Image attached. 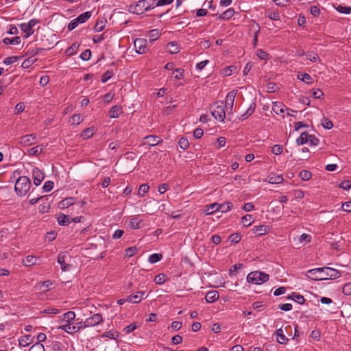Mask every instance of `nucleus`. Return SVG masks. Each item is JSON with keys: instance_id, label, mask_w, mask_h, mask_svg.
Returning <instances> with one entry per match:
<instances>
[{"instance_id": "4c0bfd02", "label": "nucleus", "mask_w": 351, "mask_h": 351, "mask_svg": "<svg viewBox=\"0 0 351 351\" xmlns=\"http://www.w3.org/2000/svg\"><path fill=\"white\" fill-rule=\"evenodd\" d=\"M149 186L147 184H141L138 189V194L141 197H143L145 193L149 191Z\"/></svg>"}, {"instance_id": "4be33fe9", "label": "nucleus", "mask_w": 351, "mask_h": 351, "mask_svg": "<svg viewBox=\"0 0 351 351\" xmlns=\"http://www.w3.org/2000/svg\"><path fill=\"white\" fill-rule=\"evenodd\" d=\"M74 204V198L73 197H67L59 202L58 207L61 209H64L65 208H68L69 206L73 205Z\"/></svg>"}, {"instance_id": "473e14b6", "label": "nucleus", "mask_w": 351, "mask_h": 351, "mask_svg": "<svg viewBox=\"0 0 351 351\" xmlns=\"http://www.w3.org/2000/svg\"><path fill=\"white\" fill-rule=\"evenodd\" d=\"M218 210L219 211H221V213H226L229 211L231 208L232 207V204L230 202H225L223 204H219Z\"/></svg>"}, {"instance_id": "49530a36", "label": "nucleus", "mask_w": 351, "mask_h": 351, "mask_svg": "<svg viewBox=\"0 0 351 351\" xmlns=\"http://www.w3.org/2000/svg\"><path fill=\"white\" fill-rule=\"evenodd\" d=\"M68 256V252H61L58 256V263L62 265L65 263L66 258Z\"/></svg>"}, {"instance_id": "e2e57ef3", "label": "nucleus", "mask_w": 351, "mask_h": 351, "mask_svg": "<svg viewBox=\"0 0 351 351\" xmlns=\"http://www.w3.org/2000/svg\"><path fill=\"white\" fill-rule=\"evenodd\" d=\"M311 235L304 233L300 237L299 241L302 243H308L311 241Z\"/></svg>"}, {"instance_id": "2eb2a0df", "label": "nucleus", "mask_w": 351, "mask_h": 351, "mask_svg": "<svg viewBox=\"0 0 351 351\" xmlns=\"http://www.w3.org/2000/svg\"><path fill=\"white\" fill-rule=\"evenodd\" d=\"M235 13L233 8H228L221 14H216L217 19L219 20H228L232 18Z\"/></svg>"}, {"instance_id": "603ef678", "label": "nucleus", "mask_w": 351, "mask_h": 351, "mask_svg": "<svg viewBox=\"0 0 351 351\" xmlns=\"http://www.w3.org/2000/svg\"><path fill=\"white\" fill-rule=\"evenodd\" d=\"M178 144H179V146L182 149H186L189 147V141L187 140V138H184V137H182L180 139L179 142H178Z\"/></svg>"}, {"instance_id": "6e6d98bb", "label": "nucleus", "mask_w": 351, "mask_h": 351, "mask_svg": "<svg viewBox=\"0 0 351 351\" xmlns=\"http://www.w3.org/2000/svg\"><path fill=\"white\" fill-rule=\"evenodd\" d=\"M218 207H219V204H217V203L211 204L210 205H209V206L208 207V208L206 210L207 214L210 215V214H212L215 211H219Z\"/></svg>"}, {"instance_id": "4468645a", "label": "nucleus", "mask_w": 351, "mask_h": 351, "mask_svg": "<svg viewBox=\"0 0 351 351\" xmlns=\"http://www.w3.org/2000/svg\"><path fill=\"white\" fill-rule=\"evenodd\" d=\"M58 329L62 330L69 334H73L79 331V326H71V323H66L58 326Z\"/></svg>"}, {"instance_id": "1a4fd4ad", "label": "nucleus", "mask_w": 351, "mask_h": 351, "mask_svg": "<svg viewBox=\"0 0 351 351\" xmlns=\"http://www.w3.org/2000/svg\"><path fill=\"white\" fill-rule=\"evenodd\" d=\"M103 318L102 315L100 313H95L91 317L87 318L85 320L84 326H88V327L95 326L99 323L102 322Z\"/></svg>"}, {"instance_id": "79ce46f5", "label": "nucleus", "mask_w": 351, "mask_h": 351, "mask_svg": "<svg viewBox=\"0 0 351 351\" xmlns=\"http://www.w3.org/2000/svg\"><path fill=\"white\" fill-rule=\"evenodd\" d=\"M45 49L43 48H35V49H29L26 51L25 56H29L32 57V58L36 54H38L40 51H43Z\"/></svg>"}, {"instance_id": "c85d7f7f", "label": "nucleus", "mask_w": 351, "mask_h": 351, "mask_svg": "<svg viewBox=\"0 0 351 351\" xmlns=\"http://www.w3.org/2000/svg\"><path fill=\"white\" fill-rule=\"evenodd\" d=\"M75 318V313L73 311H68L63 314L62 320L66 323H71Z\"/></svg>"}, {"instance_id": "680f3d73", "label": "nucleus", "mask_w": 351, "mask_h": 351, "mask_svg": "<svg viewBox=\"0 0 351 351\" xmlns=\"http://www.w3.org/2000/svg\"><path fill=\"white\" fill-rule=\"evenodd\" d=\"M257 56L261 60H267L268 58V53L265 52L264 50L259 49L256 51Z\"/></svg>"}, {"instance_id": "ea45409f", "label": "nucleus", "mask_w": 351, "mask_h": 351, "mask_svg": "<svg viewBox=\"0 0 351 351\" xmlns=\"http://www.w3.org/2000/svg\"><path fill=\"white\" fill-rule=\"evenodd\" d=\"M298 78L301 81H302V82H305L306 84H310V83L312 82V77H311V76L309 74L306 73H302L301 75H298Z\"/></svg>"}, {"instance_id": "9d476101", "label": "nucleus", "mask_w": 351, "mask_h": 351, "mask_svg": "<svg viewBox=\"0 0 351 351\" xmlns=\"http://www.w3.org/2000/svg\"><path fill=\"white\" fill-rule=\"evenodd\" d=\"M145 142L143 143V145H148L149 147H154L158 145L162 140L158 136L148 135L145 137Z\"/></svg>"}, {"instance_id": "052dcab7", "label": "nucleus", "mask_w": 351, "mask_h": 351, "mask_svg": "<svg viewBox=\"0 0 351 351\" xmlns=\"http://www.w3.org/2000/svg\"><path fill=\"white\" fill-rule=\"evenodd\" d=\"M125 256L128 257H132L137 252V249L135 247H130L125 250Z\"/></svg>"}, {"instance_id": "dca6fc26", "label": "nucleus", "mask_w": 351, "mask_h": 351, "mask_svg": "<svg viewBox=\"0 0 351 351\" xmlns=\"http://www.w3.org/2000/svg\"><path fill=\"white\" fill-rule=\"evenodd\" d=\"M219 297V293L217 291L212 290L206 293L205 299L207 302L212 303L217 301Z\"/></svg>"}, {"instance_id": "4d7b16f0", "label": "nucleus", "mask_w": 351, "mask_h": 351, "mask_svg": "<svg viewBox=\"0 0 351 351\" xmlns=\"http://www.w3.org/2000/svg\"><path fill=\"white\" fill-rule=\"evenodd\" d=\"M283 147L281 145H275L272 149L271 152L275 155H279L282 152Z\"/></svg>"}, {"instance_id": "5701e85b", "label": "nucleus", "mask_w": 351, "mask_h": 351, "mask_svg": "<svg viewBox=\"0 0 351 351\" xmlns=\"http://www.w3.org/2000/svg\"><path fill=\"white\" fill-rule=\"evenodd\" d=\"M269 229V226L267 225H259L254 226L253 228V231L261 236L266 234L268 232Z\"/></svg>"}, {"instance_id": "338daca9", "label": "nucleus", "mask_w": 351, "mask_h": 351, "mask_svg": "<svg viewBox=\"0 0 351 351\" xmlns=\"http://www.w3.org/2000/svg\"><path fill=\"white\" fill-rule=\"evenodd\" d=\"M339 187L342 188L344 190H349L351 189V181L350 180H343L339 184Z\"/></svg>"}, {"instance_id": "58836bf2", "label": "nucleus", "mask_w": 351, "mask_h": 351, "mask_svg": "<svg viewBox=\"0 0 351 351\" xmlns=\"http://www.w3.org/2000/svg\"><path fill=\"white\" fill-rule=\"evenodd\" d=\"M241 221L245 227L250 226L252 222V215H246L243 216L241 219Z\"/></svg>"}, {"instance_id": "a211bd4d", "label": "nucleus", "mask_w": 351, "mask_h": 351, "mask_svg": "<svg viewBox=\"0 0 351 351\" xmlns=\"http://www.w3.org/2000/svg\"><path fill=\"white\" fill-rule=\"evenodd\" d=\"M58 223L60 226H67L71 222V217L69 215H66L63 213H60L57 218Z\"/></svg>"}, {"instance_id": "864d4df0", "label": "nucleus", "mask_w": 351, "mask_h": 351, "mask_svg": "<svg viewBox=\"0 0 351 351\" xmlns=\"http://www.w3.org/2000/svg\"><path fill=\"white\" fill-rule=\"evenodd\" d=\"M29 351H45V347L40 343H36L30 348Z\"/></svg>"}, {"instance_id": "774afa93", "label": "nucleus", "mask_w": 351, "mask_h": 351, "mask_svg": "<svg viewBox=\"0 0 351 351\" xmlns=\"http://www.w3.org/2000/svg\"><path fill=\"white\" fill-rule=\"evenodd\" d=\"M341 209H342V210H343L345 212L350 213L351 212V202H346L342 204Z\"/></svg>"}, {"instance_id": "423d86ee", "label": "nucleus", "mask_w": 351, "mask_h": 351, "mask_svg": "<svg viewBox=\"0 0 351 351\" xmlns=\"http://www.w3.org/2000/svg\"><path fill=\"white\" fill-rule=\"evenodd\" d=\"M39 23V21L37 19H31L27 23H21L19 25L21 30L25 33V38H28L31 35H32L34 32L33 29V27H34L37 23Z\"/></svg>"}, {"instance_id": "a18cd8bd", "label": "nucleus", "mask_w": 351, "mask_h": 351, "mask_svg": "<svg viewBox=\"0 0 351 351\" xmlns=\"http://www.w3.org/2000/svg\"><path fill=\"white\" fill-rule=\"evenodd\" d=\"M272 109L275 113L277 114H280L284 112V109L282 108V105L280 103L275 102L273 105Z\"/></svg>"}, {"instance_id": "7ed1b4c3", "label": "nucleus", "mask_w": 351, "mask_h": 351, "mask_svg": "<svg viewBox=\"0 0 351 351\" xmlns=\"http://www.w3.org/2000/svg\"><path fill=\"white\" fill-rule=\"evenodd\" d=\"M31 180L27 176L19 177L14 185V190L18 195H25L30 189Z\"/></svg>"}, {"instance_id": "393cba45", "label": "nucleus", "mask_w": 351, "mask_h": 351, "mask_svg": "<svg viewBox=\"0 0 351 351\" xmlns=\"http://www.w3.org/2000/svg\"><path fill=\"white\" fill-rule=\"evenodd\" d=\"M169 52L171 54L178 53L180 51V47L176 42H170L167 45Z\"/></svg>"}, {"instance_id": "09e8293b", "label": "nucleus", "mask_w": 351, "mask_h": 351, "mask_svg": "<svg viewBox=\"0 0 351 351\" xmlns=\"http://www.w3.org/2000/svg\"><path fill=\"white\" fill-rule=\"evenodd\" d=\"M322 126L326 129H331L333 127L332 122L328 118L324 117L322 121Z\"/></svg>"}, {"instance_id": "e433bc0d", "label": "nucleus", "mask_w": 351, "mask_h": 351, "mask_svg": "<svg viewBox=\"0 0 351 351\" xmlns=\"http://www.w3.org/2000/svg\"><path fill=\"white\" fill-rule=\"evenodd\" d=\"M42 152H43V148L40 146L38 145V146L30 148L28 150V154L30 156H36V155L40 154Z\"/></svg>"}, {"instance_id": "f257e3e1", "label": "nucleus", "mask_w": 351, "mask_h": 351, "mask_svg": "<svg viewBox=\"0 0 351 351\" xmlns=\"http://www.w3.org/2000/svg\"><path fill=\"white\" fill-rule=\"evenodd\" d=\"M306 276L313 280H324L336 279L339 277L340 274L337 269L324 267L310 269L307 271Z\"/></svg>"}, {"instance_id": "ddd939ff", "label": "nucleus", "mask_w": 351, "mask_h": 351, "mask_svg": "<svg viewBox=\"0 0 351 351\" xmlns=\"http://www.w3.org/2000/svg\"><path fill=\"white\" fill-rule=\"evenodd\" d=\"M145 293L143 291H139L137 293L132 294L126 298V301L128 302H132V303H138L140 302L144 295Z\"/></svg>"}, {"instance_id": "0eeeda50", "label": "nucleus", "mask_w": 351, "mask_h": 351, "mask_svg": "<svg viewBox=\"0 0 351 351\" xmlns=\"http://www.w3.org/2000/svg\"><path fill=\"white\" fill-rule=\"evenodd\" d=\"M237 94V90H232L230 91L226 98V104L224 105L225 108L228 113H232L233 110L234 104L236 95Z\"/></svg>"}, {"instance_id": "0e129e2a", "label": "nucleus", "mask_w": 351, "mask_h": 351, "mask_svg": "<svg viewBox=\"0 0 351 351\" xmlns=\"http://www.w3.org/2000/svg\"><path fill=\"white\" fill-rule=\"evenodd\" d=\"M137 328V324L136 323H132L128 326H127L126 327H125L123 328V331L126 333V334H129L130 332H132L133 330H134L136 328Z\"/></svg>"}, {"instance_id": "cd10ccee", "label": "nucleus", "mask_w": 351, "mask_h": 351, "mask_svg": "<svg viewBox=\"0 0 351 351\" xmlns=\"http://www.w3.org/2000/svg\"><path fill=\"white\" fill-rule=\"evenodd\" d=\"M308 134L306 132H302L300 136L297 138L296 143L298 145H304L308 143Z\"/></svg>"}, {"instance_id": "de8ad7c7", "label": "nucleus", "mask_w": 351, "mask_h": 351, "mask_svg": "<svg viewBox=\"0 0 351 351\" xmlns=\"http://www.w3.org/2000/svg\"><path fill=\"white\" fill-rule=\"evenodd\" d=\"M167 276L164 274L157 275L154 278V282L158 285H161L166 281Z\"/></svg>"}, {"instance_id": "a878e982", "label": "nucleus", "mask_w": 351, "mask_h": 351, "mask_svg": "<svg viewBox=\"0 0 351 351\" xmlns=\"http://www.w3.org/2000/svg\"><path fill=\"white\" fill-rule=\"evenodd\" d=\"M19 342L20 346H27L32 342V337L30 335H25L19 340Z\"/></svg>"}, {"instance_id": "c756f323", "label": "nucleus", "mask_w": 351, "mask_h": 351, "mask_svg": "<svg viewBox=\"0 0 351 351\" xmlns=\"http://www.w3.org/2000/svg\"><path fill=\"white\" fill-rule=\"evenodd\" d=\"M90 16H91L90 12H85L81 14L80 15H79L76 18V20L79 23V24L83 23H85L88 19H89Z\"/></svg>"}, {"instance_id": "c03bdc74", "label": "nucleus", "mask_w": 351, "mask_h": 351, "mask_svg": "<svg viewBox=\"0 0 351 351\" xmlns=\"http://www.w3.org/2000/svg\"><path fill=\"white\" fill-rule=\"evenodd\" d=\"M114 73L112 71L108 70L101 75V82L102 83H106L108 80H110L112 77Z\"/></svg>"}, {"instance_id": "3c124183", "label": "nucleus", "mask_w": 351, "mask_h": 351, "mask_svg": "<svg viewBox=\"0 0 351 351\" xmlns=\"http://www.w3.org/2000/svg\"><path fill=\"white\" fill-rule=\"evenodd\" d=\"M49 208H50V204L47 202H43V204H41L38 208L39 211L41 213H47L49 211Z\"/></svg>"}, {"instance_id": "6ab92c4d", "label": "nucleus", "mask_w": 351, "mask_h": 351, "mask_svg": "<svg viewBox=\"0 0 351 351\" xmlns=\"http://www.w3.org/2000/svg\"><path fill=\"white\" fill-rule=\"evenodd\" d=\"M268 182L271 184H280L283 182V178L282 175H276L274 173H270L268 176Z\"/></svg>"}, {"instance_id": "37998d69", "label": "nucleus", "mask_w": 351, "mask_h": 351, "mask_svg": "<svg viewBox=\"0 0 351 351\" xmlns=\"http://www.w3.org/2000/svg\"><path fill=\"white\" fill-rule=\"evenodd\" d=\"M335 9L337 12L343 14H348L351 12V7L350 6L346 7L339 5Z\"/></svg>"}, {"instance_id": "aec40b11", "label": "nucleus", "mask_w": 351, "mask_h": 351, "mask_svg": "<svg viewBox=\"0 0 351 351\" xmlns=\"http://www.w3.org/2000/svg\"><path fill=\"white\" fill-rule=\"evenodd\" d=\"M122 113V107L120 106H114L109 111V115L111 118H117Z\"/></svg>"}, {"instance_id": "69168bd1", "label": "nucleus", "mask_w": 351, "mask_h": 351, "mask_svg": "<svg viewBox=\"0 0 351 351\" xmlns=\"http://www.w3.org/2000/svg\"><path fill=\"white\" fill-rule=\"evenodd\" d=\"M308 143L311 145H317L319 143V140L318 138H317L314 135H309L308 134Z\"/></svg>"}, {"instance_id": "5fc2aeb1", "label": "nucleus", "mask_w": 351, "mask_h": 351, "mask_svg": "<svg viewBox=\"0 0 351 351\" xmlns=\"http://www.w3.org/2000/svg\"><path fill=\"white\" fill-rule=\"evenodd\" d=\"M342 292L346 295L351 296V282L346 283L343 285Z\"/></svg>"}, {"instance_id": "39448f33", "label": "nucleus", "mask_w": 351, "mask_h": 351, "mask_svg": "<svg viewBox=\"0 0 351 351\" xmlns=\"http://www.w3.org/2000/svg\"><path fill=\"white\" fill-rule=\"evenodd\" d=\"M212 115L215 119L219 121H223L226 117L225 106L223 101L216 102V106L211 112Z\"/></svg>"}, {"instance_id": "f3484780", "label": "nucleus", "mask_w": 351, "mask_h": 351, "mask_svg": "<svg viewBox=\"0 0 351 351\" xmlns=\"http://www.w3.org/2000/svg\"><path fill=\"white\" fill-rule=\"evenodd\" d=\"M38 261V258L34 256H27L25 258L23 259V264L26 267H30L32 265H36Z\"/></svg>"}, {"instance_id": "72a5a7b5", "label": "nucleus", "mask_w": 351, "mask_h": 351, "mask_svg": "<svg viewBox=\"0 0 351 351\" xmlns=\"http://www.w3.org/2000/svg\"><path fill=\"white\" fill-rule=\"evenodd\" d=\"M160 36V32L158 29H152L149 32V38L151 42L157 40Z\"/></svg>"}, {"instance_id": "9b49d317", "label": "nucleus", "mask_w": 351, "mask_h": 351, "mask_svg": "<svg viewBox=\"0 0 351 351\" xmlns=\"http://www.w3.org/2000/svg\"><path fill=\"white\" fill-rule=\"evenodd\" d=\"M32 176L34 178V184L36 186L40 185L45 178L44 173L38 167L33 168Z\"/></svg>"}, {"instance_id": "13d9d810", "label": "nucleus", "mask_w": 351, "mask_h": 351, "mask_svg": "<svg viewBox=\"0 0 351 351\" xmlns=\"http://www.w3.org/2000/svg\"><path fill=\"white\" fill-rule=\"evenodd\" d=\"M36 59L32 58V57H29L28 59H26L23 61L22 63V67L27 69L29 68L35 61Z\"/></svg>"}, {"instance_id": "f704fd0d", "label": "nucleus", "mask_w": 351, "mask_h": 351, "mask_svg": "<svg viewBox=\"0 0 351 351\" xmlns=\"http://www.w3.org/2000/svg\"><path fill=\"white\" fill-rule=\"evenodd\" d=\"M141 221H140L137 217H133L130 221L129 226L132 229H138L141 228Z\"/></svg>"}, {"instance_id": "a19ab883", "label": "nucleus", "mask_w": 351, "mask_h": 351, "mask_svg": "<svg viewBox=\"0 0 351 351\" xmlns=\"http://www.w3.org/2000/svg\"><path fill=\"white\" fill-rule=\"evenodd\" d=\"M162 258V255L161 254H153L149 257V262L150 263H156L160 261Z\"/></svg>"}, {"instance_id": "b1692460", "label": "nucleus", "mask_w": 351, "mask_h": 351, "mask_svg": "<svg viewBox=\"0 0 351 351\" xmlns=\"http://www.w3.org/2000/svg\"><path fill=\"white\" fill-rule=\"evenodd\" d=\"M287 298L291 299L300 304H304V302L306 301V300L303 295L296 293H292L291 295H289L287 297Z\"/></svg>"}, {"instance_id": "bf43d9fd", "label": "nucleus", "mask_w": 351, "mask_h": 351, "mask_svg": "<svg viewBox=\"0 0 351 351\" xmlns=\"http://www.w3.org/2000/svg\"><path fill=\"white\" fill-rule=\"evenodd\" d=\"M73 124H80L83 121V117L80 114H74L71 117Z\"/></svg>"}, {"instance_id": "f03ea898", "label": "nucleus", "mask_w": 351, "mask_h": 351, "mask_svg": "<svg viewBox=\"0 0 351 351\" xmlns=\"http://www.w3.org/2000/svg\"><path fill=\"white\" fill-rule=\"evenodd\" d=\"M154 4L155 0H139L135 4L130 5L128 10L134 14H141L154 8Z\"/></svg>"}, {"instance_id": "2f4dec72", "label": "nucleus", "mask_w": 351, "mask_h": 351, "mask_svg": "<svg viewBox=\"0 0 351 351\" xmlns=\"http://www.w3.org/2000/svg\"><path fill=\"white\" fill-rule=\"evenodd\" d=\"M255 107H256V104L255 103H252L250 107L247 108V110L245 111V113H243L241 117V119H247V117H249L254 111L255 110Z\"/></svg>"}, {"instance_id": "20e7f679", "label": "nucleus", "mask_w": 351, "mask_h": 351, "mask_svg": "<svg viewBox=\"0 0 351 351\" xmlns=\"http://www.w3.org/2000/svg\"><path fill=\"white\" fill-rule=\"evenodd\" d=\"M269 279V275L259 271H252L247 276V281L254 285H261Z\"/></svg>"}, {"instance_id": "bb28decb", "label": "nucleus", "mask_w": 351, "mask_h": 351, "mask_svg": "<svg viewBox=\"0 0 351 351\" xmlns=\"http://www.w3.org/2000/svg\"><path fill=\"white\" fill-rule=\"evenodd\" d=\"M21 42V37L15 36L14 38H5L3 43L5 45H19Z\"/></svg>"}, {"instance_id": "7c9ffc66", "label": "nucleus", "mask_w": 351, "mask_h": 351, "mask_svg": "<svg viewBox=\"0 0 351 351\" xmlns=\"http://www.w3.org/2000/svg\"><path fill=\"white\" fill-rule=\"evenodd\" d=\"M94 131L95 128L93 127L86 128L82 132L81 136L83 139L89 138L94 134Z\"/></svg>"}, {"instance_id": "c9c22d12", "label": "nucleus", "mask_w": 351, "mask_h": 351, "mask_svg": "<svg viewBox=\"0 0 351 351\" xmlns=\"http://www.w3.org/2000/svg\"><path fill=\"white\" fill-rule=\"evenodd\" d=\"M299 176L302 180L307 181L311 178L312 174L311 172L308 170H302L300 172Z\"/></svg>"}, {"instance_id": "412c9836", "label": "nucleus", "mask_w": 351, "mask_h": 351, "mask_svg": "<svg viewBox=\"0 0 351 351\" xmlns=\"http://www.w3.org/2000/svg\"><path fill=\"white\" fill-rule=\"evenodd\" d=\"M275 335L278 337L277 341L280 344H285L289 341L288 338L284 335L282 328L278 329L275 332Z\"/></svg>"}, {"instance_id": "6e6552de", "label": "nucleus", "mask_w": 351, "mask_h": 351, "mask_svg": "<svg viewBox=\"0 0 351 351\" xmlns=\"http://www.w3.org/2000/svg\"><path fill=\"white\" fill-rule=\"evenodd\" d=\"M147 43L146 39L138 38H136L134 41V45L136 53L139 54L145 53L147 51Z\"/></svg>"}, {"instance_id": "f8f14e48", "label": "nucleus", "mask_w": 351, "mask_h": 351, "mask_svg": "<svg viewBox=\"0 0 351 351\" xmlns=\"http://www.w3.org/2000/svg\"><path fill=\"white\" fill-rule=\"evenodd\" d=\"M35 134H26L20 138L19 143L23 146H29L36 143Z\"/></svg>"}, {"instance_id": "8fccbe9b", "label": "nucleus", "mask_w": 351, "mask_h": 351, "mask_svg": "<svg viewBox=\"0 0 351 351\" xmlns=\"http://www.w3.org/2000/svg\"><path fill=\"white\" fill-rule=\"evenodd\" d=\"M241 239V235L239 233L232 234L229 237V240L232 243H238Z\"/></svg>"}]
</instances>
